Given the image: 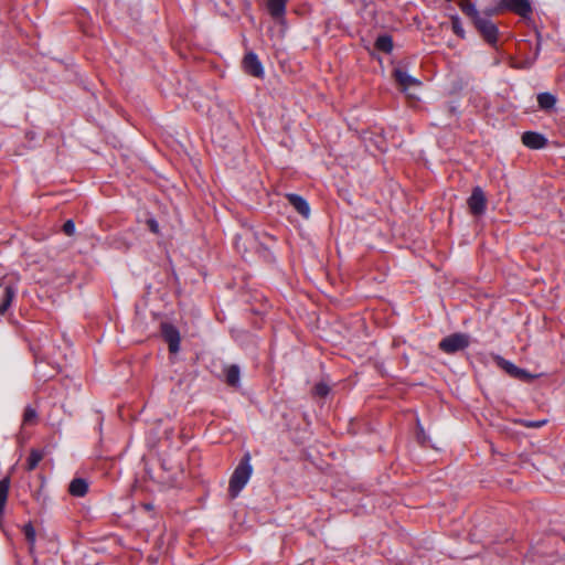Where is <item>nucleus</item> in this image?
<instances>
[{
  "label": "nucleus",
  "instance_id": "9d476101",
  "mask_svg": "<svg viewBox=\"0 0 565 565\" xmlns=\"http://www.w3.org/2000/svg\"><path fill=\"white\" fill-rule=\"evenodd\" d=\"M289 204L305 218L310 216V206L308 202L300 195L295 193L286 194Z\"/></svg>",
  "mask_w": 565,
  "mask_h": 565
},
{
  "label": "nucleus",
  "instance_id": "6e6552de",
  "mask_svg": "<svg viewBox=\"0 0 565 565\" xmlns=\"http://www.w3.org/2000/svg\"><path fill=\"white\" fill-rule=\"evenodd\" d=\"M243 68L245 73L254 76V77H263L264 68L258 60L257 55L253 52L247 53L243 58Z\"/></svg>",
  "mask_w": 565,
  "mask_h": 565
},
{
  "label": "nucleus",
  "instance_id": "4468645a",
  "mask_svg": "<svg viewBox=\"0 0 565 565\" xmlns=\"http://www.w3.org/2000/svg\"><path fill=\"white\" fill-rule=\"evenodd\" d=\"M88 491V483L85 479L75 478L71 481L68 492L73 497H84Z\"/></svg>",
  "mask_w": 565,
  "mask_h": 565
},
{
  "label": "nucleus",
  "instance_id": "423d86ee",
  "mask_svg": "<svg viewBox=\"0 0 565 565\" xmlns=\"http://www.w3.org/2000/svg\"><path fill=\"white\" fill-rule=\"evenodd\" d=\"M501 6L523 19L530 18L532 14V6L529 0H501Z\"/></svg>",
  "mask_w": 565,
  "mask_h": 565
},
{
  "label": "nucleus",
  "instance_id": "dca6fc26",
  "mask_svg": "<svg viewBox=\"0 0 565 565\" xmlns=\"http://www.w3.org/2000/svg\"><path fill=\"white\" fill-rule=\"evenodd\" d=\"M537 104L541 109H553L556 104V97L550 93H541L537 95Z\"/></svg>",
  "mask_w": 565,
  "mask_h": 565
},
{
  "label": "nucleus",
  "instance_id": "1a4fd4ad",
  "mask_svg": "<svg viewBox=\"0 0 565 565\" xmlns=\"http://www.w3.org/2000/svg\"><path fill=\"white\" fill-rule=\"evenodd\" d=\"M393 76L403 92H406L412 86H419L422 84L420 81L408 75L407 72L402 68H395Z\"/></svg>",
  "mask_w": 565,
  "mask_h": 565
},
{
  "label": "nucleus",
  "instance_id": "4be33fe9",
  "mask_svg": "<svg viewBox=\"0 0 565 565\" xmlns=\"http://www.w3.org/2000/svg\"><path fill=\"white\" fill-rule=\"evenodd\" d=\"M451 29L456 35L460 38L465 36V30L462 28L460 19L457 15L451 18Z\"/></svg>",
  "mask_w": 565,
  "mask_h": 565
},
{
  "label": "nucleus",
  "instance_id": "5701e85b",
  "mask_svg": "<svg viewBox=\"0 0 565 565\" xmlns=\"http://www.w3.org/2000/svg\"><path fill=\"white\" fill-rule=\"evenodd\" d=\"M36 418V412L32 407L28 406L23 414V424H30Z\"/></svg>",
  "mask_w": 565,
  "mask_h": 565
},
{
  "label": "nucleus",
  "instance_id": "9b49d317",
  "mask_svg": "<svg viewBox=\"0 0 565 565\" xmlns=\"http://www.w3.org/2000/svg\"><path fill=\"white\" fill-rule=\"evenodd\" d=\"M522 142L530 149H542L546 146V138L534 131H526L522 135Z\"/></svg>",
  "mask_w": 565,
  "mask_h": 565
},
{
  "label": "nucleus",
  "instance_id": "f257e3e1",
  "mask_svg": "<svg viewBox=\"0 0 565 565\" xmlns=\"http://www.w3.org/2000/svg\"><path fill=\"white\" fill-rule=\"evenodd\" d=\"M249 461L250 456L249 454H246L235 468L230 479L228 493L232 498H236L238 495L252 476L253 468Z\"/></svg>",
  "mask_w": 565,
  "mask_h": 565
},
{
  "label": "nucleus",
  "instance_id": "6ab92c4d",
  "mask_svg": "<svg viewBox=\"0 0 565 565\" xmlns=\"http://www.w3.org/2000/svg\"><path fill=\"white\" fill-rule=\"evenodd\" d=\"M375 47L379 51L390 53L393 50V40L390 35H381L375 41Z\"/></svg>",
  "mask_w": 565,
  "mask_h": 565
},
{
  "label": "nucleus",
  "instance_id": "0eeeda50",
  "mask_svg": "<svg viewBox=\"0 0 565 565\" xmlns=\"http://www.w3.org/2000/svg\"><path fill=\"white\" fill-rule=\"evenodd\" d=\"M161 331L169 345V351L171 353H177L180 349V333L178 329L170 323H162Z\"/></svg>",
  "mask_w": 565,
  "mask_h": 565
},
{
  "label": "nucleus",
  "instance_id": "412c9836",
  "mask_svg": "<svg viewBox=\"0 0 565 565\" xmlns=\"http://www.w3.org/2000/svg\"><path fill=\"white\" fill-rule=\"evenodd\" d=\"M461 11L467 14L468 17H471L473 21H476V17H480L478 11L476 10L475 6L469 0H463L460 3Z\"/></svg>",
  "mask_w": 565,
  "mask_h": 565
},
{
  "label": "nucleus",
  "instance_id": "39448f33",
  "mask_svg": "<svg viewBox=\"0 0 565 565\" xmlns=\"http://www.w3.org/2000/svg\"><path fill=\"white\" fill-rule=\"evenodd\" d=\"M495 362L498 366L504 370L511 377L525 382H529L533 379V376L527 371L518 367L515 364L501 356H497Z\"/></svg>",
  "mask_w": 565,
  "mask_h": 565
},
{
  "label": "nucleus",
  "instance_id": "aec40b11",
  "mask_svg": "<svg viewBox=\"0 0 565 565\" xmlns=\"http://www.w3.org/2000/svg\"><path fill=\"white\" fill-rule=\"evenodd\" d=\"M23 534L30 545L29 546L30 552H32L34 548L36 534H35V529L33 527V525L31 523H28L23 526Z\"/></svg>",
  "mask_w": 565,
  "mask_h": 565
},
{
  "label": "nucleus",
  "instance_id": "7ed1b4c3",
  "mask_svg": "<svg viewBox=\"0 0 565 565\" xmlns=\"http://www.w3.org/2000/svg\"><path fill=\"white\" fill-rule=\"evenodd\" d=\"M473 22L478 31L488 43L494 44L497 42L498 28L490 19L486 17H476V21Z\"/></svg>",
  "mask_w": 565,
  "mask_h": 565
},
{
  "label": "nucleus",
  "instance_id": "b1692460",
  "mask_svg": "<svg viewBox=\"0 0 565 565\" xmlns=\"http://www.w3.org/2000/svg\"><path fill=\"white\" fill-rule=\"evenodd\" d=\"M313 390H315V394L320 396V397L327 396L329 391H330L329 386L327 384H324V383L316 384Z\"/></svg>",
  "mask_w": 565,
  "mask_h": 565
},
{
  "label": "nucleus",
  "instance_id": "20e7f679",
  "mask_svg": "<svg viewBox=\"0 0 565 565\" xmlns=\"http://www.w3.org/2000/svg\"><path fill=\"white\" fill-rule=\"evenodd\" d=\"M471 214L479 216L482 215L487 209V198L480 186L473 188L471 195L467 201Z\"/></svg>",
  "mask_w": 565,
  "mask_h": 565
},
{
  "label": "nucleus",
  "instance_id": "f8f14e48",
  "mask_svg": "<svg viewBox=\"0 0 565 565\" xmlns=\"http://www.w3.org/2000/svg\"><path fill=\"white\" fill-rule=\"evenodd\" d=\"M288 0H267V10L273 19L280 20L285 17Z\"/></svg>",
  "mask_w": 565,
  "mask_h": 565
},
{
  "label": "nucleus",
  "instance_id": "2eb2a0df",
  "mask_svg": "<svg viewBox=\"0 0 565 565\" xmlns=\"http://www.w3.org/2000/svg\"><path fill=\"white\" fill-rule=\"evenodd\" d=\"M10 484H11L10 477H4L3 479L0 480V515H2L4 512Z\"/></svg>",
  "mask_w": 565,
  "mask_h": 565
},
{
  "label": "nucleus",
  "instance_id": "f3484780",
  "mask_svg": "<svg viewBox=\"0 0 565 565\" xmlns=\"http://www.w3.org/2000/svg\"><path fill=\"white\" fill-rule=\"evenodd\" d=\"M44 458V452L42 450H39V449H32L30 451V455L26 459V470L29 471H32L34 470L39 462Z\"/></svg>",
  "mask_w": 565,
  "mask_h": 565
},
{
  "label": "nucleus",
  "instance_id": "393cba45",
  "mask_svg": "<svg viewBox=\"0 0 565 565\" xmlns=\"http://www.w3.org/2000/svg\"><path fill=\"white\" fill-rule=\"evenodd\" d=\"M546 419L543 420H522L521 424L527 428H540L546 424Z\"/></svg>",
  "mask_w": 565,
  "mask_h": 565
},
{
  "label": "nucleus",
  "instance_id": "a878e982",
  "mask_svg": "<svg viewBox=\"0 0 565 565\" xmlns=\"http://www.w3.org/2000/svg\"><path fill=\"white\" fill-rule=\"evenodd\" d=\"M63 232L67 236H72L75 233V224L72 220H67L63 225Z\"/></svg>",
  "mask_w": 565,
  "mask_h": 565
},
{
  "label": "nucleus",
  "instance_id": "ddd939ff",
  "mask_svg": "<svg viewBox=\"0 0 565 565\" xmlns=\"http://www.w3.org/2000/svg\"><path fill=\"white\" fill-rule=\"evenodd\" d=\"M15 297V288L6 286L0 298V315H4Z\"/></svg>",
  "mask_w": 565,
  "mask_h": 565
},
{
  "label": "nucleus",
  "instance_id": "f03ea898",
  "mask_svg": "<svg viewBox=\"0 0 565 565\" xmlns=\"http://www.w3.org/2000/svg\"><path fill=\"white\" fill-rule=\"evenodd\" d=\"M468 345L469 335L465 333H452L439 342V349L447 354H454L458 351H462L468 348Z\"/></svg>",
  "mask_w": 565,
  "mask_h": 565
},
{
  "label": "nucleus",
  "instance_id": "bb28decb",
  "mask_svg": "<svg viewBox=\"0 0 565 565\" xmlns=\"http://www.w3.org/2000/svg\"><path fill=\"white\" fill-rule=\"evenodd\" d=\"M148 226L150 228V231L154 234H157L159 232V225L157 223V221L154 220H149L148 221Z\"/></svg>",
  "mask_w": 565,
  "mask_h": 565
},
{
  "label": "nucleus",
  "instance_id": "a211bd4d",
  "mask_svg": "<svg viewBox=\"0 0 565 565\" xmlns=\"http://www.w3.org/2000/svg\"><path fill=\"white\" fill-rule=\"evenodd\" d=\"M239 376H241V372H239V367L237 365H231L225 371L226 383L230 386H234V387L237 386L239 383Z\"/></svg>",
  "mask_w": 565,
  "mask_h": 565
}]
</instances>
